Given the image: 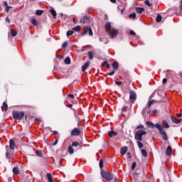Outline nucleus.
I'll list each match as a JSON object with an SVG mask.
<instances>
[{
  "mask_svg": "<svg viewBox=\"0 0 182 182\" xmlns=\"http://www.w3.org/2000/svg\"><path fill=\"white\" fill-rule=\"evenodd\" d=\"M141 152L144 157H147V156H149V154L147 153V151H146V149H141Z\"/></svg>",
  "mask_w": 182,
  "mask_h": 182,
  "instance_id": "23",
  "label": "nucleus"
},
{
  "mask_svg": "<svg viewBox=\"0 0 182 182\" xmlns=\"http://www.w3.org/2000/svg\"><path fill=\"white\" fill-rule=\"evenodd\" d=\"M104 63L106 64V67L107 68V69L110 68V65L107 63V62H105Z\"/></svg>",
  "mask_w": 182,
  "mask_h": 182,
  "instance_id": "50",
  "label": "nucleus"
},
{
  "mask_svg": "<svg viewBox=\"0 0 182 182\" xmlns=\"http://www.w3.org/2000/svg\"><path fill=\"white\" fill-rule=\"evenodd\" d=\"M113 68V70H117L119 69V63L118 62H114L112 65Z\"/></svg>",
  "mask_w": 182,
  "mask_h": 182,
  "instance_id": "17",
  "label": "nucleus"
},
{
  "mask_svg": "<svg viewBox=\"0 0 182 182\" xmlns=\"http://www.w3.org/2000/svg\"><path fill=\"white\" fill-rule=\"evenodd\" d=\"M9 9H12V6H7L6 7V12L8 14L9 12Z\"/></svg>",
  "mask_w": 182,
  "mask_h": 182,
  "instance_id": "41",
  "label": "nucleus"
},
{
  "mask_svg": "<svg viewBox=\"0 0 182 182\" xmlns=\"http://www.w3.org/2000/svg\"><path fill=\"white\" fill-rule=\"evenodd\" d=\"M114 182H117V181H119V180L117 179V178H114Z\"/></svg>",
  "mask_w": 182,
  "mask_h": 182,
  "instance_id": "62",
  "label": "nucleus"
},
{
  "mask_svg": "<svg viewBox=\"0 0 182 182\" xmlns=\"http://www.w3.org/2000/svg\"><path fill=\"white\" fill-rule=\"evenodd\" d=\"M11 36H16V35H18V32H16V31L12 29L11 30Z\"/></svg>",
  "mask_w": 182,
  "mask_h": 182,
  "instance_id": "28",
  "label": "nucleus"
},
{
  "mask_svg": "<svg viewBox=\"0 0 182 182\" xmlns=\"http://www.w3.org/2000/svg\"><path fill=\"white\" fill-rule=\"evenodd\" d=\"M13 173L14 174H19L20 171H19V169L18 168V167H14L13 168Z\"/></svg>",
  "mask_w": 182,
  "mask_h": 182,
  "instance_id": "26",
  "label": "nucleus"
},
{
  "mask_svg": "<svg viewBox=\"0 0 182 182\" xmlns=\"http://www.w3.org/2000/svg\"><path fill=\"white\" fill-rule=\"evenodd\" d=\"M154 103V100H151L149 101L148 105H146V107H148V109H149V107L151 106V105H153Z\"/></svg>",
  "mask_w": 182,
  "mask_h": 182,
  "instance_id": "33",
  "label": "nucleus"
},
{
  "mask_svg": "<svg viewBox=\"0 0 182 182\" xmlns=\"http://www.w3.org/2000/svg\"><path fill=\"white\" fill-rule=\"evenodd\" d=\"M152 114H157V109H154V110L152 112Z\"/></svg>",
  "mask_w": 182,
  "mask_h": 182,
  "instance_id": "55",
  "label": "nucleus"
},
{
  "mask_svg": "<svg viewBox=\"0 0 182 182\" xmlns=\"http://www.w3.org/2000/svg\"><path fill=\"white\" fill-rule=\"evenodd\" d=\"M36 155L38 156V157H42V156H43L42 151H36Z\"/></svg>",
  "mask_w": 182,
  "mask_h": 182,
  "instance_id": "40",
  "label": "nucleus"
},
{
  "mask_svg": "<svg viewBox=\"0 0 182 182\" xmlns=\"http://www.w3.org/2000/svg\"><path fill=\"white\" fill-rule=\"evenodd\" d=\"M156 22H161V15H158L156 18Z\"/></svg>",
  "mask_w": 182,
  "mask_h": 182,
  "instance_id": "36",
  "label": "nucleus"
},
{
  "mask_svg": "<svg viewBox=\"0 0 182 182\" xmlns=\"http://www.w3.org/2000/svg\"><path fill=\"white\" fill-rule=\"evenodd\" d=\"M9 149L10 150H15V141L14 139L9 141Z\"/></svg>",
  "mask_w": 182,
  "mask_h": 182,
  "instance_id": "12",
  "label": "nucleus"
},
{
  "mask_svg": "<svg viewBox=\"0 0 182 182\" xmlns=\"http://www.w3.org/2000/svg\"><path fill=\"white\" fill-rule=\"evenodd\" d=\"M100 168H103V160H100Z\"/></svg>",
  "mask_w": 182,
  "mask_h": 182,
  "instance_id": "44",
  "label": "nucleus"
},
{
  "mask_svg": "<svg viewBox=\"0 0 182 182\" xmlns=\"http://www.w3.org/2000/svg\"><path fill=\"white\" fill-rule=\"evenodd\" d=\"M127 109V107H126V106H124L123 107H122V111L123 112H126V109Z\"/></svg>",
  "mask_w": 182,
  "mask_h": 182,
  "instance_id": "54",
  "label": "nucleus"
},
{
  "mask_svg": "<svg viewBox=\"0 0 182 182\" xmlns=\"http://www.w3.org/2000/svg\"><path fill=\"white\" fill-rule=\"evenodd\" d=\"M68 97H70V99H75V95H73V94H69L68 95Z\"/></svg>",
  "mask_w": 182,
  "mask_h": 182,
  "instance_id": "46",
  "label": "nucleus"
},
{
  "mask_svg": "<svg viewBox=\"0 0 182 182\" xmlns=\"http://www.w3.org/2000/svg\"><path fill=\"white\" fill-rule=\"evenodd\" d=\"M112 4H116V0H109Z\"/></svg>",
  "mask_w": 182,
  "mask_h": 182,
  "instance_id": "60",
  "label": "nucleus"
},
{
  "mask_svg": "<svg viewBox=\"0 0 182 182\" xmlns=\"http://www.w3.org/2000/svg\"><path fill=\"white\" fill-rule=\"evenodd\" d=\"M101 176L102 178L107 180V181H112L113 180V173H108L105 171H101Z\"/></svg>",
  "mask_w": 182,
  "mask_h": 182,
  "instance_id": "4",
  "label": "nucleus"
},
{
  "mask_svg": "<svg viewBox=\"0 0 182 182\" xmlns=\"http://www.w3.org/2000/svg\"><path fill=\"white\" fill-rule=\"evenodd\" d=\"M163 83H164V84L167 83V78H164V79H163Z\"/></svg>",
  "mask_w": 182,
  "mask_h": 182,
  "instance_id": "52",
  "label": "nucleus"
},
{
  "mask_svg": "<svg viewBox=\"0 0 182 182\" xmlns=\"http://www.w3.org/2000/svg\"><path fill=\"white\" fill-rule=\"evenodd\" d=\"M35 121H36L37 123H41V119L36 118V119H35Z\"/></svg>",
  "mask_w": 182,
  "mask_h": 182,
  "instance_id": "53",
  "label": "nucleus"
},
{
  "mask_svg": "<svg viewBox=\"0 0 182 182\" xmlns=\"http://www.w3.org/2000/svg\"><path fill=\"white\" fill-rule=\"evenodd\" d=\"M136 162H133L132 166V170H134V168H136Z\"/></svg>",
  "mask_w": 182,
  "mask_h": 182,
  "instance_id": "45",
  "label": "nucleus"
},
{
  "mask_svg": "<svg viewBox=\"0 0 182 182\" xmlns=\"http://www.w3.org/2000/svg\"><path fill=\"white\" fill-rule=\"evenodd\" d=\"M178 117H182V114L181 113H179L177 114Z\"/></svg>",
  "mask_w": 182,
  "mask_h": 182,
  "instance_id": "61",
  "label": "nucleus"
},
{
  "mask_svg": "<svg viewBox=\"0 0 182 182\" xmlns=\"http://www.w3.org/2000/svg\"><path fill=\"white\" fill-rule=\"evenodd\" d=\"M156 128L159 131L160 134L162 136L163 140L167 141L168 140V136H167V134L166 133V130L163 129L161 125L158 123L156 124Z\"/></svg>",
  "mask_w": 182,
  "mask_h": 182,
  "instance_id": "2",
  "label": "nucleus"
},
{
  "mask_svg": "<svg viewBox=\"0 0 182 182\" xmlns=\"http://www.w3.org/2000/svg\"><path fill=\"white\" fill-rule=\"evenodd\" d=\"M42 14H43V10H37L36 11V14L38 15V16H41V15H42Z\"/></svg>",
  "mask_w": 182,
  "mask_h": 182,
  "instance_id": "34",
  "label": "nucleus"
},
{
  "mask_svg": "<svg viewBox=\"0 0 182 182\" xmlns=\"http://www.w3.org/2000/svg\"><path fill=\"white\" fill-rule=\"evenodd\" d=\"M89 33L90 36H93V31L92 30V28L87 26L85 29V31L82 33V35L85 36L86 33Z\"/></svg>",
  "mask_w": 182,
  "mask_h": 182,
  "instance_id": "6",
  "label": "nucleus"
},
{
  "mask_svg": "<svg viewBox=\"0 0 182 182\" xmlns=\"http://www.w3.org/2000/svg\"><path fill=\"white\" fill-rule=\"evenodd\" d=\"M129 34L132 35V36H136V33L133 30H131L129 31Z\"/></svg>",
  "mask_w": 182,
  "mask_h": 182,
  "instance_id": "43",
  "label": "nucleus"
},
{
  "mask_svg": "<svg viewBox=\"0 0 182 182\" xmlns=\"http://www.w3.org/2000/svg\"><path fill=\"white\" fill-rule=\"evenodd\" d=\"M90 22V18L89 16H84L80 20L81 23H89Z\"/></svg>",
  "mask_w": 182,
  "mask_h": 182,
  "instance_id": "11",
  "label": "nucleus"
},
{
  "mask_svg": "<svg viewBox=\"0 0 182 182\" xmlns=\"http://www.w3.org/2000/svg\"><path fill=\"white\" fill-rule=\"evenodd\" d=\"M146 124L150 129H154V127H156V124H153V123H151V122H149V121H147L146 122Z\"/></svg>",
  "mask_w": 182,
  "mask_h": 182,
  "instance_id": "16",
  "label": "nucleus"
},
{
  "mask_svg": "<svg viewBox=\"0 0 182 182\" xmlns=\"http://www.w3.org/2000/svg\"><path fill=\"white\" fill-rule=\"evenodd\" d=\"M126 153H127V146H124L121 149L120 154L122 156H124V154H126Z\"/></svg>",
  "mask_w": 182,
  "mask_h": 182,
  "instance_id": "19",
  "label": "nucleus"
},
{
  "mask_svg": "<svg viewBox=\"0 0 182 182\" xmlns=\"http://www.w3.org/2000/svg\"><path fill=\"white\" fill-rule=\"evenodd\" d=\"M145 5H148V6H151V4H150V1H149V0H146L145 1Z\"/></svg>",
  "mask_w": 182,
  "mask_h": 182,
  "instance_id": "47",
  "label": "nucleus"
},
{
  "mask_svg": "<svg viewBox=\"0 0 182 182\" xmlns=\"http://www.w3.org/2000/svg\"><path fill=\"white\" fill-rule=\"evenodd\" d=\"M68 153H70V154H73V153H75V151L73 150V147H72V146H70L68 147Z\"/></svg>",
  "mask_w": 182,
  "mask_h": 182,
  "instance_id": "27",
  "label": "nucleus"
},
{
  "mask_svg": "<svg viewBox=\"0 0 182 182\" xmlns=\"http://www.w3.org/2000/svg\"><path fill=\"white\" fill-rule=\"evenodd\" d=\"M171 119L173 123H176V124H178V119H177V118L172 117Z\"/></svg>",
  "mask_w": 182,
  "mask_h": 182,
  "instance_id": "32",
  "label": "nucleus"
},
{
  "mask_svg": "<svg viewBox=\"0 0 182 182\" xmlns=\"http://www.w3.org/2000/svg\"><path fill=\"white\" fill-rule=\"evenodd\" d=\"M137 145L139 149H143V143L140 142V141H137Z\"/></svg>",
  "mask_w": 182,
  "mask_h": 182,
  "instance_id": "37",
  "label": "nucleus"
},
{
  "mask_svg": "<svg viewBox=\"0 0 182 182\" xmlns=\"http://www.w3.org/2000/svg\"><path fill=\"white\" fill-rule=\"evenodd\" d=\"M73 35V31L70 30L67 31V36H72Z\"/></svg>",
  "mask_w": 182,
  "mask_h": 182,
  "instance_id": "38",
  "label": "nucleus"
},
{
  "mask_svg": "<svg viewBox=\"0 0 182 182\" xmlns=\"http://www.w3.org/2000/svg\"><path fill=\"white\" fill-rule=\"evenodd\" d=\"M180 4H181L179 6L180 10L182 11V0H181Z\"/></svg>",
  "mask_w": 182,
  "mask_h": 182,
  "instance_id": "57",
  "label": "nucleus"
},
{
  "mask_svg": "<svg viewBox=\"0 0 182 182\" xmlns=\"http://www.w3.org/2000/svg\"><path fill=\"white\" fill-rule=\"evenodd\" d=\"M47 178L48 179V181H49V182H53V181H52V174H50V173H47Z\"/></svg>",
  "mask_w": 182,
  "mask_h": 182,
  "instance_id": "31",
  "label": "nucleus"
},
{
  "mask_svg": "<svg viewBox=\"0 0 182 182\" xmlns=\"http://www.w3.org/2000/svg\"><path fill=\"white\" fill-rule=\"evenodd\" d=\"M90 65V62L87 61L85 65L82 66V71L85 72V70H86V69L89 68Z\"/></svg>",
  "mask_w": 182,
  "mask_h": 182,
  "instance_id": "14",
  "label": "nucleus"
},
{
  "mask_svg": "<svg viewBox=\"0 0 182 182\" xmlns=\"http://www.w3.org/2000/svg\"><path fill=\"white\" fill-rule=\"evenodd\" d=\"M6 22H8L9 23L11 22V20H9V17H6Z\"/></svg>",
  "mask_w": 182,
  "mask_h": 182,
  "instance_id": "56",
  "label": "nucleus"
},
{
  "mask_svg": "<svg viewBox=\"0 0 182 182\" xmlns=\"http://www.w3.org/2000/svg\"><path fill=\"white\" fill-rule=\"evenodd\" d=\"M56 144H58V139L55 141V142L53 143V146H56Z\"/></svg>",
  "mask_w": 182,
  "mask_h": 182,
  "instance_id": "59",
  "label": "nucleus"
},
{
  "mask_svg": "<svg viewBox=\"0 0 182 182\" xmlns=\"http://www.w3.org/2000/svg\"><path fill=\"white\" fill-rule=\"evenodd\" d=\"M136 129H144V126H143V125H141V124H140V125H139L137 127H136Z\"/></svg>",
  "mask_w": 182,
  "mask_h": 182,
  "instance_id": "49",
  "label": "nucleus"
},
{
  "mask_svg": "<svg viewBox=\"0 0 182 182\" xmlns=\"http://www.w3.org/2000/svg\"><path fill=\"white\" fill-rule=\"evenodd\" d=\"M4 6H8V1H4Z\"/></svg>",
  "mask_w": 182,
  "mask_h": 182,
  "instance_id": "58",
  "label": "nucleus"
},
{
  "mask_svg": "<svg viewBox=\"0 0 182 182\" xmlns=\"http://www.w3.org/2000/svg\"><path fill=\"white\" fill-rule=\"evenodd\" d=\"M82 29V27L80 26H77L73 28V31H75V32H79Z\"/></svg>",
  "mask_w": 182,
  "mask_h": 182,
  "instance_id": "25",
  "label": "nucleus"
},
{
  "mask_svg": "<svg viewBox=\"0 0 182 182\" xmlns=\"http://www.w3.org/2000/svg\"><path fill=\"white\" fill-rule=\"evenodd\" d=\"M115 83L117 85V86H120L122 85V82L116 81Z\"/></svg>",
  "mask_w": 182,
  "mask_h": 182,
  "instance_id": "51",
  "label": "nucleus"
},
{
  "mask_svg": "<svg viewBox=\"0 0 182 182\" xmlns=\"http://www.w3.org/2000/svg\"><path fill=\"white\" fill-rule=\"evenodd\" d=\"M171 151H173V149L171 146H168L166 151V156H171Z\"/></svg>",
  "mask_w": 182,
  "mask_h": 182,
  "instance_id": "13",
  "label": "nucleus"
},
{
  "mask_svg": "<svg viewBox=\"0 0 182 182\" xmlns=\"http://www.w3.org/2000/svg\"><path fill=\"white\" fill-rule=\"evenodd\" d=\"M117 134V132H114V131H109L108 132V136L109 137H114L116 136V135Z\"/></svg>",
  "mask_w": 182,
  "mask_h": 182,
  "instance_id": "15",
  "label": "nucleus"
},
{
  "mask_svg": "<svg viewBox=\"0 0 182 182\" xmlns=\"http://www.w3.org/2000/svg\"><path fill=\"white\" fill-rule=\"evenodd\" d=\"M93 55H94L93 52H92V51L88 52V57H89V59H90V60H92V59H93Z\"/></svg>",
  "mask_w": 182,
  "mask_h": 182,
  "instance_id": "29",
  "label": "nucleus"
},
{
  "mask_svg": "<svg viewBox=\"0 0 182 182\" xmlns=\"http://www.w3.org/2000/svg\"><path fill=\"white\" fill-rule=\"evenodd\" d=\"M136 12H137V14H142L143 12H144V8L136 7Z\"/></svg>",
  "mask_w": 182,
  "mask_h": 182,
  "instance_id": "21",
  "label": "nucleus"
},
{
  "mask_svg": "<svg viewBox=\"0 0 182 182\" xmlns=\"http://www.w3.org/2000/svg\"><path fill=\"white\" fill-rule=\"evenodd\" d=\"M162 126L164 127V129H168V127H170V125H168V123L166 120L162 122Z\"/></svg>",
  "mask_w": 182,
  "mask_h": 182,
  "instance_id": "22",
  "label": "nucleus"
},
{
  "mask_svg": "<svg viewBox=\"0 0 182 182\" xmlns=\"http://www.w3.org/2000/svg\"><path fill=\"white\" fill-rule=\"evenodd\" d=\"M105 28L107 33H110V29H112V23L107 22L105 23Z\"/></svg>",
  "mask_w": 182,
  "mask_h": 182,
  "instance_id": "9",
  "label": "nucleus"
},
{
  "mask_svg": "<svg viewBox=\"0 0 182 182\" xmlns=\"http://www.w3.org/2000/svg\"><path fill=\"white\" fill-rule=\"evenodd\" d=\"M53 133H54V134H58V131H54Z\"/></svg>",
  "mask_w": 182,
  "mask_h": 182,
  "instance_id": "63",
  "label": "nucleus"
},
{
  "mask_svg": "<svg viewBox=\"0 0 182 182\" xmlns=\"http://www.w3.org/2000/svg\"><path fill=\"white\" fill-rule=\"evenodd\" d=\"M25 117V112L21 111H13V117L15 120H22Z\"/></svg>",
  "mask_w": 182,
  "mask_h": 182,
  "instance_id": "3",
  "label": "nucleus"
},
{
  "mask_svg": "<svg viewBox=\"0 0 182 182\" xmlns=\"http://www.w3.org/2000/svg\"><path fill=\"white\" fill-rule=\"evenodd\" d=\"M129 16L131 19H136V13L131 14Z\"/></svg>",
  "mask_w": 182,
  "mask_h": 182,
  "instance_id": "35",
  "label": "nucleus"
},
{
  "mask_svg": "<svg viewBox=\"0 0 182 182\" xmlns=\"http://www.w3.org/2000/svg\"><path fill=\"white\" fill-rule=\"evenodd\" d=\"M64 62L65 65H70V58L67 57L65 58Z\"/></svg>",
  "mask_w": 182,
  "mask_h": 182,
  "instance_id": "24",
  "label": "nucleus"
},
{
  "mask_svg": "<svg viewBox=\"0 0 182 182\" xmlns=\"http://www.w3.org/2000/svg\"><path fill=\"white\" fill-rule=\"evenodd\" d=\"M62 48H68V42L67 41H65V42H64L63 43V45H62Z\"/></svg>",
  "mask_w": 182,
  "mask_h": 182,
  "instance_id": "42",
  "label": "nucleus"
},
{
  "mask_svg": "<svg viewBox=\"0 0 182 182\" xmlns=\"http://www.w3.org/2000/svg\"><path fill=\"white\" fill-rule=\"evenodd\" d=\"M178 123H181L182 122V119H180L179 120H178Z\"/></svg>",
  "mask_w": 182,
  "mask_h": 182,
  "instance_id": "64",
  "label": "nucleus"
},
{
  "mask_svg": "<svg viewBox=\"0 0 182 182\" xmlns=\"http://www.w3.org/2000/svg\"><path fill=\"white\" fill-rule=\"evenodd\" d=\"M129 99L130 100H132V103H134L136 100V94L134 93V92H129Z\"/></svg>",
  "mask_w": 182,
  "mask_h": 182,
  "instance_id": "10",
  "label": "nucleus"
},
{
  "mask_svg": "<svg viewBox=\"0 0 182 182\" xmlns=\"http://www.w3.org/2000/svg\"><path fill=\"white\" fill-rule=\"evenodd\" d=\"M146 134H147V132L143 129L138 130L134 135L135 140L141 141L143 140V136H146Z\"/></svg>",
  "mask_w": 182,
  "mask_h": 182,
  "instance_id": "1",
  "label": "nucleus"
},
{
  "mask_svg": "<svg viewBox=\"0 0 182 182\" xmlns=\"http://www.w3.org/2000/svg\"><path fill=\"white\" fill-rule=\"evenodd\" d=\"M114 72H116V70H113V71H112L111 73H108V75H109V76H113V75H114Z\"/></svg>",
  "mask_w": 182,
  "mask_h": 182,
  "instance_id": "48",
  "label": "nucleus"
},
{
  "mask_svg": "<svg viewBox=\"0 0 182 182\" xmlns=\"http://www.w3.org/2000/svg\"><path fill=\"white\" fill-rule=\"evenodd\" d=\"M31 23H33L34 26H38V21H36L35 18H32Z\"/></svg>",
  "mask_w": 182,
  "mask_h": 182,
  "instance_id": "30",
  "label": "nucleus"
},
{
  "mask_svg": "<svg viewBox=\"0 0 182 182\" xmlns=\"http://www.w3.org/2000/svg\"><path fill=\"white\" fill-rule=\"evenodd\" d=\"M1 110L3 112H6L8 110V104H6V102H3Z\"/></svg>",
  "mask_w": 182,
  "mask_h": 182,
  "instance_id": "20",
  "label": "nucleus"
},
{
  "mask_svg": "<svg viewBox=\"0 0 182 182\" xmlns=\"http://www.w3.org/2000/svg\"><path fill=\"white\" fill-rule=\"evenodd\" d=\"M50 12L51 15H53V19H56V18H57L56 11H55V9H51L50 10Z\"/></svg>",
  "mask_w": 182,
  "mask_h": 182,
  "instance_id": "18",
  "label": "nucleus"
},
{
  "mask_svg": "<svg viewBox=\"0 0 182 182\" xmlns=\"http://www.w3.org/2000/svg\"><path fill=\"white\" fill-rule=\"evenodd\" d=\"M14 157V151L9 149L8 146H6V159L10 160Z\"/></svg>",
  "mask_w": 182,
  "mask_h": 182,
  "instance_id": "5",
  "label": "nucleus"
},
{
  "mask_svg": "<svg viewBox=\"0 0 182 182\" xmlns=\"http://www.w3.org/2000/svg\"><path fill=\"white\" fill-rule=\"evenodd\" d=\"M118 33L119 31L117 29H112V32L109 31V33H108V35L111 36L112 39H114V38H116V36H117Z\"/></svg>",
  "mask_w": 182,
  "mask_h": 182,
  "instance_id": "7",
  "label": "nucleus"
},
{
  "mask_svg": "<svg viewBox=\"0 0 182 182\" xmlns=\"http://www.w3.org/2000/svg\"><path fill=\"white\" fill-rule=\"evenodd\" d=\"M80 129L77 128H74L71 132V136H80Z\"/></svg>",
  "mask_w": 182,
  "mask_h": 182,
  "instance_id": "8",
  "label": "nucleus"
},
{
  "mask_svg": "<svg viewBox=\"0 0 182 182\" xmlns=\"http://www.w3.org/2000/svg\"><path fill=\"white\" fill-rule=\"evenodd\" d=\"M72 146H73V147H77V146H79V142L74 141V142H73Z\"/></svg>",
  "mask_w": 182,
  "mask_h": 182,
  "instance_id": "39",
  "label": "nucleus"
}]
</instances>
